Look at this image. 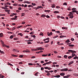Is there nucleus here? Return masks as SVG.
<instances>
[{
	"label": "nucleus",
	"instance_id": "a19ab883",
	"mask_svg": "<svg viewBox=\"0 0 78 78\" xmlns=\"http://www.w3.org/2000/svg\"><path fill=\"white\" fill-rule=\"evenodd\" d=\"M66 76L67 77V78H69V77L70 76V75H67Z\"/></svg>",
	"mask_w": 78,
	"mask_h": 78
},
{
	"label": "nucleus",
	"instance_id": "e433bc0d",
	"mask_svg": "<svg viewBox=\"0 0 78 78\" xmlns=\"http://www.w3.org/2000/svg\"><path fill=\"white\" fill-rule=\"evenodd\" d=\"M76 9L75 8H73L72 9V11H73V10H76Z\"/></svg>",
	"mask_w": 78,
	"mask_h": 78
},
{
	"label": "nucleus",
	"instance_id": "0eeeda50",
	"mask_svg": "<svg viewBox=\"0 0 78 78\" xmlns=\"http://www.w3.org/2000/svg\"><path fill=\"white\" fill-rule=\"evenodd\" d=\"M1 42L2 45L3 47H4L5 45V44H4V42H3L2 40H1Z\"/></svg>",
	"mask_w": 78,
	"mask_h": 78
},
{
	"label": "nucleus",
	"instance_id": "7c9ffc66",
	"mask_svg": "<svg viewBox=\"0 0 78 78\" xmlns=\"http://www.w3.org/2000/svg\"><path fill=\"white\" fill-rule=\"evenodd\" d=\"M69 47H74V45L73 44H71L69 45Z\"/></svg>",
	"mask_w": 78,
	"mask_h": 78
},
{
	"label": "nucleus",
	"instance_id": "1a4fd4ad",
	"mask_svg": "<svg viewBox=\"0 0 78 78\" xmlns=\"http://www.w3.org/2000/svg\"><path fill=\"white\" fill-rule=\"evenodd\" d=\"M12 51H14L15 52H19V51H17L15 49H13L12 50Z\"/></svg>",
	"mask_w": 78,
	"mask_h": 78
},
{
	"label": "nucleus",
	"instance_id": "6e6d98bb",
	"mask_svg": "<svg viewBox=\"0 0 78 78\" xmlns=\"http://www.w3.org/2000/svg\"><path fill=\"white\" fill-rule=\"evenodd\" d=\"M37 49H38V48H37V49H34V51H37Z\"/></svg>",
	"mask_w": 78,
	"mask_h": 78
},
{
	"label": "nucleus",
	"instance_id": "774afa93",
	"mask_svg": "<svg viewBox=\"0 0 78 78\" xmlns=\"http://www.w3.org/2000/svg\"><path fill=\"white\" fill-rule=\"evenodd\" d=\"M64 78H67V76H63Z\"/></svg>",
	"mask_w": 78,
	"mask_h": 78
},
{
	"label": "nucleus",
	"instance_id": "864d4df0",
	"mask_svg": "<svg viewBox=\"0 0 78 78\" xmlns=\"http://www.w3.org/2000/svg\"><path fill=\"white\" fill-rule=\"evenodd\" d=\"M72 58V56H69L68 57V59H70V58Z\"/></svg>",
	"mask_w": 78,
	"mask_h": 78
},
{
	"label": "nucleus",
	"instance_id": "7ed1b4c3",
	"mask_svg": "<svg viewBox=\"0 0 78 78\" xmlns=\"http://www.w3.org/2000/svg\"><path fill=\"white\" fill-rule=\"evenodd\" d=\"M77 11L76 10H73L72 12H69V14H71V15H73V12H76Z\"/></svg>",
	"mask_w": 78,
	"mask_h": 78
},
{
	"label": "nucleus",
	"instance_id": "603ef678",
	"mask_svg": "<svg viewBox=\"0 0 78 78\" xmlns=\"http://www.w3.org/2000/svg\"><path fill=\"white\" fill-rule=\"evenodd\" d=\"M50 42V41L49 40L47 41H46L44 42V43H48V42Z\"/></svg>",
	"mask_w": 78,
	"mask_h": 78
},
{
	"label": "nucleus",
	"instance_id": "680f3d73",
	"mask_svg": "<svg viewBox=\"0 0 78 78\" xmlns=\"http://www.w3.org/2000/svg\"><path fill=\"white\" fill-rule=\"evenodd\" d=\"M46 17L47 18H50V16H48V15H47L46 16Z\"/></svg>",
	"mask_w": 78,
	"mask_h": 78
},
{
	"label": "nucleus",
	"instance_id": "2eb2a0df",
	"mask_svg": "<svg viewBox=\"0 0 78 78\" xmlns=\"http://www.w3.org/2000/svg\"><path fill=\"white\" fill-rule=\"evenodd\" d=\"M60 75H61V76H64L65 74L64 73H62L60 74Z\"/></svg>",
	"mask_w": 78,
	"mask_h": 78
},
{
	"label": "nucleus",
	"instance_id": "4468645a",
	"mask_svg": "<svg viewBox=\"0 0 78 78\" xmlns=\"http://www.w3.org/2000/svg\"><path fill=\"white\" fill-rule=\"evenodd\" d=\"M73 61H72L71 62H70L68 64V66H70V65H71V64H72L73 63Z\"/></svg>",
	"mask_w": 78,
	"mask_h": 78
},
{
	"label": "nucleus",
	"instance_id": "20e7f679",
	"mask_svg": "<svg viewBox=\"0 0 78 78\" xmlns=\"http://www.w3.org/2000/svg\"><path fill=\"white\" fill-rule=\"evenodd\" d=\"M68 16H70L69 17V18H70V19H73V15H72L70 14H69L68 15Z\"/></svg>",
	"mask_w": 78,
	"mask_h": 78
},
{
	"label": "nucleus",
	"instance_id": "5701e85b",
	"mask_svg": "<svg viewBox=\"0 0 78 78\" xmlns=\"http://www.w3.org/2000/svg\"><path fill=\"white\" fill-rule=\"evenodd\" d=\"M50 10H45L44 12H50Z\"/></svg>",
	"mask_w": 78,
	"mask_h": 78
},
{
	"label": "nucleus",
	"instance_id": "37998d69",
	"mask_svg": "<svg viewBox=\"0 0 78 78\" xmlns=\"http://www.w3.org/2000/svg\"><path fill=\"white\" fill-rule=\"evenodd\" d=\"M5 12H10V10H5Z\"/></svg>",
	"mask_w": 78,
	"mask_h": 78
},
{
	"label": "nucleus",
	"instance_id": "9d476101",
	"mask_svg": "<svg viewBox=\"0 0 78 78\" xmlns=\"http://www.w3.org/2000/svg\"><path fill=\"white\" fill-rule=\"evenodd\" d=\"M24 3H28V4H30V2L28 1H24Z\"/></svg>",
	"mask_w": 78,
	"mask_h": 78
},
{
	"label": "nucleus",
	"instance_id": "c85d7f7f",
	"mask_svg": "<svg viewBox=\"0 0 78 78\" xmlns=\"http://www.w3.org/2000/svg\"><path fill=\"white\" fill-rule=\"evenodd\" d=\"M4 47H6L7 48H9V46L6 45L5 44V45H4Z\"/></svg>",
	"mask_w": 78,
	"mask_h": 78
},
{
	"label": "nucleus",
	"instance_id": "4c0bfd02",
	"mask_svg": "<svg viewBox=\"0 0 78 78\" xmlns=\"http://www.w3.org/2000/svg\"><path fill=\"white\" fill-rule=\"evenodd\" d=\"M47 34H48V36H50V33L49 32H48L47 33Z\"/></svg>",
	"mask_w": 78,
	"mask_h": 78
},
{
	"label": "nucleus",
	"instance_id": "5fc2aeb1",
	"mask_svg": "<svg viewBox=\"0 0 78 78\" xmlns=\"http://www.w3.org/2000/svg\"><path fill=\"white\" fill-rule=\"evenodd\" d=\"M77 58V56L73 58V59H76Z\"/></svg>",
	"mask_w": 78,
	"mask_h": 78
},
{
	"label": "nucleus",
	"instance_id": "c9c22d12",
	"mask_svg": "<svg viewBox=\"0 0 78 78\" xmlns=\"http://www.w3.org/2000/svg\"><path fill=\"white\" fill-rule=\"evenodd\" d=\"M21 27H22V26H19L18 27H17V28H21Z\"/></svg>",
	"mask_w": 78,
	"mask_h": 78
},
{
	"label": "nucleus",
	"instance_id": "4d7b16f0",
	"mask_svg": "<svg viewBox=\"0 0 78 78\" xmlns=\"http://www.w3.org/2000/svg\"><path fill=\"white\" fill-rule=\"evenodd\" d=\"M13 6H17V4H13Z\"/></svg>",
	"mask_w": 78,
	"mask_h": 78
},
{
	"label": "nucleus",
	"instance_id": "2f4dec72",
	"mask_svg": "<svg viewBox=\"0 0 78 78\" xmlns=\"http://www.w3.org/2000/svg\"><path fill=\"white\" fill-rule=\"evenodd\" d=\"M63 5H65L66 6H67V3L66 2H65L63 3Z\"/></svg>",
	"mask_w": 78,
	"mask_h": 78
},
{
	"label": "nucleus",
	"instance_id": "13d9d810",
	"mask_svg": "<svg viewBox=\"0 0 78 78\" xmlns=\"http://www.w3.org/2000/svg\"><path fill=\"white\" fill-rule=\"evenodd\" d=\"M45 72H46V73H50V71H45Z\"/></svg>",
	"mask_w": 78,
	"mask_h": 78
},
{
	"label": "nucleus",
	"instance_id": "9b49d317",
	"mask_svg": "<svg viewBox=\"0 0 78 78\" xmlns=\"http://www.w3.org/2000/svg\"><path fill=\"white\" fill-rule=\"evenodd\" d=\"M42 52H43V51H38V52H36V53L37 54H39V53H42Z\"/></svg>",
	"mask_w": 78,
	"mask_h": 78
},
{
	"label": "nucleus",
	"instance_id": "f3484780",
	"mask_svg": "<svg viewBox=\"0 0 78 78\" xmlns=\"http://www.w3.org/2000/svg\"><path fill=\"white\" fill-rule=\"evenodd\" d=\"M30 51H29V50H28V49H26V53H30Z\"/></svg>",
	"mask_w": 78,
	"mask_h": 78
},
{
	"label": "nucleus",
	"instance_id": "dca6fc26",
	"mask_svg": "<svg viewBox=\"0 0 78 78\" xmlns=\"http://www.w3.org/2000/svg\"><path fill=\"white\" fill-rule=\"evenodd\" d=\"M46 16V15H45L43 14L41 16V17H45Z\"/></svg>",
	"mask_w": 78,
	"mask_h": 78
},
{
	"label": "nucleus",
	"instance_id": "338daca9",
	"mask_svg": "<svg viewBox=\"0 0 78 78\" xmlns=\"http://www.w3.org/2000/svg\"><path fill=\"white\" fill-rule=\"evenodd\" d=\"M75 35H78V33H77V32H76L75 33Z\"/></svg>",
	"mask_w": 78,
	"mask_h": 78
},
{
	"label": "nucleus",
	"instance_id": "ea45409f",
	"mask_svg": "<svg viewBox=\"0 0 78 78\" xmlns=\"http://www.w3.org/2000/svg\"><path fill=\"white\" fill-rule=\"evenodd\" d=\"M10 39H12L13 38V36L12 35H11L10 37Z\"/></svg>",
	"mask_w": 78,
	"mask_h": 78
},
{
	"label": "nucleus",
	"instance_id": "a878e982",
	"mask_svg": "<svg viewBox=\"0 0 78 78\" xmlns=\"http://www.w3.org/2000/svg\"><path fill=\"white\" fill-rule=\"evenodd\" d=\"M37 74H39V73L37 72L35 74V76H38V75Z\"/></svg>",
	"mask_w": 78,
	"mask_h": 78
},
{
	"label": "nucleus",
	"instance_id": "423d86ee",
	"mask_svg": "<svg viewBox=\"0 0 78 78\" xmlns=\"http://www.w3.org/2000/svg\"><path fill=\"white\" fill-rule=\"evenodd\" d=\"M61 71L62 72L64 71H68V69H67V68H65L63 69H61Z\"/></svg>",
	"mask_w": 78,
	"mask_h": 78
},
{
	"label": "nucleus",
	"instance_id": "f704fd0d",
	"mask_svg": "<svg viewBox=\"0 0 78 78\" xmlns=\"http://www.w3.org/2000/svg\"><path fill=\"white\" fill-rule=\"evenodd\" d=\"M28 65L29 66H33V65H34V64H32V63H28Z\"/></svg>",
	"mask_w": 78,
	"mask_h": 78
},
{
	"label": "nucleus",
	"instance_id": "052dcab7",
	"mask_svg": "<svg viewBox=\"0 0 78 78\" xmlns=\"http://www.w3.org/2000/svg\"><path fill=\"white\" fill-rule=\"evenodd\" d=\"M44 67L41 68V70H44Z\"/></svg>",
	"mask_w": 78,
	"mask_h": 78
},
{
	"label": "nucleus",
	"instance_id": "aec40b11",
	"mask_svg": "<svg viewBox=\"0 0 78 78\" xmlns=\"http://www.w3.org/2000/svg\"><path fill=\"white\" fill-rule=\"evenodd\" d=\"M66 42H67V43H69V42H70V40L69 39H68L66 41Z\"/></svg>",
	"mask_w": 78,
	"mask_h": 78
},
{
	"label": "nucleus",
	"instance_id": "f257e3e1",
	"mask_svg": "<svg viewBox=\"0 0 78 78\" xmlns=\"http://www.w3.org/2000/svg\"><path fill=\"white\" fill-rule=\"evenodd\" d=\"M52 62L50 61L49 62H46V63H45L44 64H43V66H46V65H48L50 64H51Z\"/></svg>",
	"mask_w": 78,
	"mask_h": 78
},
{
	"label": "nucleus",
	"instance_id": "69168bd1",
	"mask_svg": "<svg viewBox=\"0 0 78 78\" xmlns=\"http://www.w3.org/2000/svg\"><path fill=\"white\" fill-rule=\"evenodd\" d=\"M25 22H23L22 23V24H25Z\"/></svg>",
	"mask_w": 78,
	"mask_h": 78
},
{
	"label": "nucleus",
	"instance_id": "de8ad7c7",
	"mask_svg": "<svg viewBox=\"0 0 78 78\" xmlns=\"http://www.w3.org/2000/svg\"><path fill=\"white\" fill-rule=\"evenodd\" d=\"M27 44H31L32 43L31 42H27Z\"/></svg>",
	"mask_w": 78,
	"mask_h": 78
},
{
	"label": "nucleus",
	"instance_id": "bb28decb",
	"mask_svg": "<svg viewBox=\"0 0 78 78\" xmlns=\"http://www.w3.org/2000/svg\"><path fill=\"white\" fill-rule=\"evenodd\" d=\"M64 57L66 59V58H67V55H64Z\"/></svg>",
	"mask_w": 78,
	"mask_h": 78
},
{
	"label": "nucleus",
	"instance_id": "c03bdc74",
	"mask_svg": "<svg viewBox=\"0 0 78 78\" xmlns=\"http://www.w3.org/2000/svg\"><path fill=\"white\" fill-rule=\"evenodd\" d=\"M32 5H33V6H35V5H36V4L34 3H32Z\"/></svg>",
	"mask_w": 78,
	"mask_h": 78
},
{
	"label": "nucleus",
	"instance_id": "a211bd4d",
	"mask_svg": "<svg viewBox=\"0 0 78 78\" xmlns=\"http://www.w3.org/2000/svg\"><path fill=\"white\" fill-rule=\"evenodd\" d=\"M67 29H68L67 27H62V30H65V29L67 30Z\"/></svg>",
	"mask_w": 78,
	"mask_h": 78
},
{
	"label": "nucleus",
	"instance_id": "0e129e2a",
	"mask_svg": "<svg viewBox=\"0 0 78 78\" xmlns=\"http://www.w3.org/2000/svg\"><path fill=\"white\" fill-rule=\"evenodd\" d=\"M17 39H18L17 38H14V40H15V41H17Z\"/></svg>",
	"mask_w": 78,
	"mask_h": 78
},
{
	"label": "nucleus",
	"instance_id": "bf43d9fd",
	"mask_svg": "<svg viewBox=\"0 0 78 78\" xmlns=\"http://www.w3.org/2000/svg\"><path fill=\"white\" fill-rule=\"evenodd\" d=\"M25 73V72H22L21 73V74H22V75H23Z\"/></svg>",
	"mask_w": 78,
	"mask_h": 78
},
{
	"label": "nucleus",
	"instance_id": "a18cd8bd",
	"mask_svg": "<svg viewBox=\"0 0 78 78\" xmlns=\"http://www.w3.org/2000/svg\"><path fill=\"white\" fill-rule=\"evenodd\" d=\"M54 53L55 54H57V53H58V52H57V51H54Z\"/></svg>",
	"mask_w": 78,
	"mask_h": 78
},
{
	"label": "nucleus",
	"instance_id": "6e6552de",
	"mask_svg": "<svg viewBox=\"0 0 78 78\" xmlns=\"http://www.w3.org/2000/svg\"><path fill=\"white\" fill-rule=\"evenodd\" d=\"M76 55H75V54H74V53H73L72 54V57L73 58L74 56H76Z\"/></svg>",
	"mask_w": 78,
	"mask_h": 78
},
{
	"label": "nucleus",
	"instance_id": "b1692460",
	"mask_svg": "<svg viewBox=\"0 0 78 78\" xmlns=\"http://www.w3.org/2000/svg\"><path fill=\"white\" fill-rule=\"evenodd\" d=\"M54 12L55 14H57V13H59V12L57 11H55Z\"/></svg>",
	"mask_w": 78,
	"mask_h": 78
},
{
	"label": "nucleus",
	"instance_id": "79ce46f5",
	"mask_svg": "<svg viewBox=\"0 0 78 78\" xmlns=\"http://www.w3.org/2000/svg\"><path fill=\"white\" fill-rule=\"evenodd\" d=\"M47 56V55H42V56Z\"/></svg>",
	"mask_w": 78,
	"mask_h": 78
},
{
	"label": "nucleus",
	"instance_id": "72a5a7b5",
	"mask_svg": "<svg viewBox=\"0 0 78 78\" xmlns=\"http://www.w3.org/2000/svg\"><path fill=\"white\" fill-rule=\"evenodd\" d=\"M40 36H43V33L41 32V33L40 34Z\"/></svg>",
	"mask_w": 78,
	"mask_h": 78
},
{
	"label": "nucleus",
	"instance_id": "f03ea898",
	"mask_svg": "<svg viewBox=\"0 0 78 78\" xmlns=\"http://www.w3.org/2000/svg\"><path fill=\"white\" fill-rule=\"evenodd\" d=\"M68 51L69 52H71L72 53H76V52L75 51H73L72 50H68Z\"/></svg>",
	"mask_w": 78,
	"mask_h": 78
},
{
	"label": "nucleus",
	"instance_id": "412c9836",
	"mask_svg": "<svg viewBox=\"0 0 78 78\" xmlns=\"http://www.w3.org/2000/svg\"><path fill=\"white\" fill-rule=\"evenodd\" d=\"M21 17H23V16H24V15H25V13H23L21 14Z\"/></svg>",
	"mask_w": 78,
	"mask_h": 78
},
{
	"label": "nucleus",
	"instance_id": "49530a36",
	"mask_svg": "<svg viewBox=\"0 0 78 78\" xmlns=\"http://www.w3.org/2000/svg\"><path fill=\"white\" fill-rule=\"evenodd\" d=\"M18 9L19 10H20V11L22 10V8H21V7H19L18 8Z\"/></svg>",
	"mask_w": 78,
	"mask_h": 78
},
{
	"label": "nucleus",
	"instance_id": "8fccbe9b",
	"mask_svg": "<svg viewBox=\"0 0 78 78\" xmlns=\"http://www.w3.org/2000/svg\"><path fill=\"white\" fill-rule=\"evenodd\" d=\"M49 45L48 44H46L45 46V47H48Z\"/></svg>",
	"mask_w": 78,
	"mask_h": 78
},
{
	"label": "nucleus",
	"instance_id": "e2e57ef3",
	"mask_svg": "<svg viewBox=\"0 0 78 78\" xmlns=\"http://www.w3.org/2000/svg\"><path fill=\"white\" fill-rule=\"evenodd\" d=\"M0 77V78H4V76H2Z\"/></svg>",
	"mask_w": 78,
	"mask_h": 78
},
{
	"label": "nucleus",
	"instance_id": "6ab92c4d",
	"mask_svg": "<svg viewBox=\"0 0 78 78\" xmlns=\"http://www.w3.org/2000/svg\"><path fill=\"white\" fill-rule=\"evenodd\" d=\"M3 36V33H1L0 34V37H2Z\"/></svg>",
	"mask_w": 78,
	"mask_h": 78
},
{
	"label": "nucleus",
	"instance_id": "393cba45",
	"mask_svg": "<svg viewBox=\"0 0 78 78\" xmlns=\"http://www.w3.org/2000/svg\"><path fill=\"white\" fill-rule=\"evenodd\" d=\"M58 37V35H56V36H55L54 37H53V38L54 39H55V38H56V37Z\"/></svg>",
	"mask_w": 78,
	"mask_h": 78
},
{
	"label": "nucleus",
	"instance_id": "473e14b6",
	"mask_svg": "<svg viewBox=\"0 0 78 78\" xmlns=\"http://www.w3.org/2000/svg\"><path fill=\"white\" fill-rule=\"evenodd\" d=\"M8 65H9V66H13V65L11 63H8Z\"/></svg>",
	"mask_w": 78,
	"mask_h": 78
},
{
	"label": "nucleus",
	"instance_id": "ddd939ff",
	"mask_svg": "<svg viewBox=\"0 0 78 78\" xmlns=\"http://www.w3.org/2000/svg\"><path fill=\"white\" fill-rule=\"evenodd\" d=\"M39 8H44V7H42L41 6H38L37 7V9H39Z\"/></svg>",
	"mask_w": 78,
	"mask_h": 78
},
{
	"label": "nucleus",
	"instance_id": "4be33fe9",
	"mask_svg": "<svg viewBox=\"0 0 78 78\" xmlns=\"http://www.w3.org/2000/svg\"><path fill=\"white\" fill-rule=\"evenodd\" d=\"M18 35H20V36H23V34H22V33H18Z\"/></svg>",
	"mask_w": 78,
	"mask_h": 78
},
{
	"label": "nucleus",
	"instance_id": "f8f14e48",
	"mask_svg": "<svg viewBox=\"0 0 78 78\" xmlns=\"http://www.w3.org/2000/svg\"><path fill=\"white\" fill-rule=\"evenodd\" d=\"M62 37H66V36L61 35L60 36V38H62Z\"/></svg>",
	"mask_w": 78,
	"mask_h": 78
},
{
	"label": "nucleus",
	"instance_id": "cd10ccee",
	"mask_svg": "<svg viewBox=\"0 0 78 78\" xmlns=\"http://www.w3.org/2000/svg\"><path fill=\"white\" fill-rule=\"evenodd\" d=\"M55 5H52L51 6L52 8H55Z\"/></svg>",
	"mask_w": 78,
	"mask_h": 78
},
{
	"label": "nucleus",
	"instance_id": "3c124183",
	"mask_svg": "<svg viewBox=\"0 0 78 78\" xmlns=\"http://www.w3.org/2000/svg\"><path fill=\"white\" fill-rule=\"evenodd\" d=\"M11 55H12V56H13V57H16V55H15L14 54H12Z\"/></svg>",
	"mask_w": 78,
	"mask_h": 78
},
{
	"label": "nucleus",
	"instance_id": "58836bf2",
	"mask_svg": "<svg viewBox=\"0 0 78 78\" xmlns=\"http://www.w3.org/2000/svg\"><path fill=\"white\" fill-rule=\"evenodd\" d=\"M55 33H60V32L59 31H55Z\"/></svg>",
	"mask_w": 78,
	"mask_h": 78
},
{
	"label": "nucleus",
	"instance_id": "c756f323",
	"mask_svg": "<svg viewBox=\"0 0 78 78\" xmlns=\"http://www.w3.org/2000/svg\"><path fill=\"white\" fill-rule=\"evenodd\" d=\"M19 58H23V55H20L19 56Z\"/></svg>",
	"mask_w": 78,
	"mask_h": 78
},
{
	"label": "nucleus",
	"instance_id": "09e8293b",
	"mask_svg": "<svg viewBox=\"0 0 78 78\" xmlns=\"http://www.w3.org/2000/svg\"><path fill=\"white\" fill-rule=\"evenodd\" d=\"M23 64V63L22 62H20L19 63L20 65H21V64Z\"/></svg>",
	"mask_w": 78,
	"mask_h": 78
},
{
	"label": "nucleus",
	"instance_id": "39448f33",
	"mask_svg": "<svg viewBox=\"0 0 78 78\" xmlns=\"http://www.w3.org/2000/svg\"><path fill=\"white\" fill-rule=\"evenodd\" d=\"M53 77H55V78H59V77H60V75H58L57 76H51L52 78H53Z\"/></svg>",
	"mask_w": 78,
	"mask_h": 78
}]
</instances>
